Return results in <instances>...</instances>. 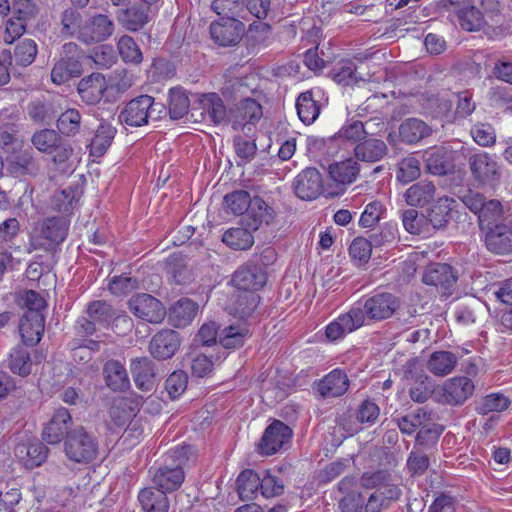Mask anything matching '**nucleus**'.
Returning <instances> with one entry per match:
<instances>
[{
	"label": "nucleus",
	"mask_w": 512,
	"mask_h": 512,
	"mask_svg": "<svg viewBox=\"0 0 512 512\" xmlns=\"http://www.w3.org/2000/svg\"><path fill=\"white\" fill-rule=\"evenodd\" d=\"M193 456V447L187 444L169 449L157 467H151V482L154 487L167 493L178 490L185 480L184 468Z\"/></svg>",
	"instance_id": "1"
},
{
	"label": "nucleus",
	"mask_w": 512,
	"mask_h": 512,
	"mask_svg": "<svg viewBox=\"0 0 512 512\" xmlns=\"http://www.w3.org/2000/svg\"><path fill=\"white\" fill-rule=\"evenodd\" d=\"M70 221L65 216L47 217L39 221L31 237V247L34 250H44L51 254L54 260L60 245L65 241Z\"/></svg>",
	"instance_id": "2"
},
{
	"label": "nucleus",
	"mask_w": 512,
	"mask_h": 512,
	"mask_svg": "<svg viewBox=\"0 0 512 512\" xmlns=\"http://www.w3.org/2000/svg\"><path fill=\"white\" fill-rule=\"evenodd\" d=\"M84 50L74 42L62 46L60 56L51 69V81L55 85H63L84 73Z\"/></svg>",
	"instance_id": "3"
},
{
	"label": "nucleus",
	"mask_w": 512,
	"mask_h": 512,
	"mask_svg": "<svg viewBox=\"0 0 512 512\" xmlns=\"http://www.w3.org/2000/svg\"><path fill=\"white\" fill-rule=\"evenodd\" d=\"M98 452L97 438L84 427L78 426L67 434L64 441V453L70 461L88 464L97 458Z\"/></svg>",
	"instance_id": "4"
},
{
	"label": "nucleus",
	"mask_w": 512,
	"mask_h": 512,
	"mask_svg": "<svg viewBox=\"0 0 512 512\" xmlns=\"http://www.w3.org/2000/svg\"><path fill=\"white\" fill-rule=\"evenodd\" d=\"M157 106L152 96L140 95L126 102L119 112L118 120L121 124L129 127H142L148 124Z\"/></svg>",
	"instance_id": "5"
},
{
	"label": "nucleus",
	"mask_w": 512,
	"mask_h": 512,
	"mask_svg": "<svg viewBox=\"0 0 512 512\" xmlns=\"http://www.w3.org/2000/svg\"><path fill=\"white\" fill-rule=\"evenodd\" d=\"M198 111L201 120H207L217 126L229 124L230 110L227 109L220 95L215 92L196 95L191 115L197 116Z\"/></svg>",
	"instance_id": "6"
},
{
	"label": "nucleus",
	"mask_w": 512,
	"mask_h": 512,
	"mask_svg": "<svg viewBox=\"0 0 512 512\" xmlns=\"http://www.w3.org/2000/svg\"><path fill=\"white\" fill-rule=\"evenodd\" d=\"M471 175L479 186L495 188L499 185L502 172L497 161L487 152L474 153L468 158Z\"/></svg>",
	"instance_id": "7"
},
{
	"label": "nucleus",
	"mask_w": 512,
	"mask_h": 512,
	"mask_svg": "<svg viewBox=\"0 0 512 512\" xmlns=\"http://www.w3.org/2000/svg\"><path fill=\"white\" fill-rule=\"evenodd\" d=\"M357 306L359 307V305ZM399 307L400 300L395 295L388 292L374 294L360 306V311L364 315V325H366V319L371 321L389 319Z\"/></svg>",
	"instance_id": "8"
},
{
	"label": "nucleus",
	"mask_w": 512,
	"mask_h": 512,
	"mask_svg": "<svg viewBox=\"0 0 512 512\" xmlns=\"http://www.w3.org/2000/svg\"><path fill=\"white\" fill-rule=\"evenodd\" d=\"M438 7L446 10L453 7L460 26L466 31H479L485 25L483 13L470 0H440Z\"/></svg>",
	"instance_id": "9"
},
{
	"label": "nucleus",
	"mask_w": 512,
	"mask_h": 512,
	"mask_svg": "<svg viewBox=\"0 0 512 512\" xmlns=\"http://www.w3.org/2000/svg\"><path fill=\"white\" fill-rule=\"evenodd\" d=\"M130 372L137 389L142 392H152L160 380L156 363L147 356L136 357L130 360Z\"/></svg>",
	"instance_id": "10"
},
{
	"label": "nucleus",
	"mask_w": 512,
	"mask_h": 512,
	"mask_svg": "<svg viewBox=\"0 0 512 512\" xmlns=\"http://www.w3.org/2000/svg\"><path fill=\"white\" fill-rule=\"evenodd\" d=\"M263 116L262 106L253 98H244L238 101L233 109H230L229 123L236 131L251 130Z\"/></svg>",
	"instance_id": "11"
},
{
	"label": "nucleus",
	"mask_w": 512,
	"mask_h": 512,
	"mask_svg": "<svg viewBox=\"0 0 512 512\" xmlns=\"http://www.w3.org/2000/svg\"><path fill=\"white\" fill-rule=\"evenodd\" d=\"M293 435L292 429L280 420H274L265 429L258 451L263 455H273L289 444Z\"/></svg>",
	"instance_id": "12"
},
{
	"label": "nucleus",
	"mask_w": 512,
	"mask_h": 512,
	"mask_svg": "<svg viewBox=\"0 0 512 512\" xmlns=\"http://www.w3.org/2000/svg\"><path fill=\"white\" fill-rule=\"evenodd\" d=\"M231 281L238 290L258 291L267 282V272L255 261L249 260L233 273Z\"/></svg>",
	"instance_id": "13"
},
{
	"label": "nucleus",
	"mask_w": 512,
	"mask_h": 512,
	"mask_svg": "<svg viewBox=\"0 0 512 512\" xmlns=\"http://www.w3.org/2000/svg\"><path fill=\"white\" fill-rule=\"evenodd\" d=\"M423 161L427 172L437 176L453 173L455 153L446 146L429 147L423 152Z\"/></svg>",
	"instance_id": "14"
},
{
	"label": "nucleus",
	"mask_w": 512,
	"mask_h": 512,
	"mask_svg": "<svg viewBox=\"0 0 512 512\" xmlns=\"http://www.w3.org/2000/svg\"><path fill=\"white\" fill-rule=\"evenodd\" d=\"M130 311L138 318L150 323H160L166 316L163 304L147 293L133 296L129 302Z\"/></svg>",
	"instance_id": "15"
},
{
	"label": "nucleus",
	"mask_w": 512,
	"mask_h": 512,
	"mask_svg": "<svg viewBox=\"0 0 512 512\" xmlns=\"http://www.w3.org/2000/svg\"><path fill=\"white\" fill-rule=\"evenodd\" d=\"M244 32L245 25L233 17H222L210 25L211 38L223 47L238 44Z\"/></svg>",
	"instance_id": "16"
},
{
	"label": "nucleus",
	"mask_w": 512,
	"mask_h": 512,
	"mask_svg": "<svg viewBox=\"0 0 512 512\" xmlns=\"http://www.w3.org/2000/svg\"><path fill=\"white\" fill-rule=\"evenodd\" d=\"M474 388V383L468 377L451 378L438 392L439 401L448 405H461L472 396Z\"/></svg>",
	"instance_id": "17"
},
{
	"label": "nucleus",
	"mask_w": 512,
	"mask_h": 512,
	"mask_svg": "<svg viewBox=\"0 0 512 512\" xmlns=\"http://www.w3.org/2000/svg\"><path fill=\"white\" fill-rule=\"evenodd\" d=\"M114 28L112 19L107 15L97 14L83 24L78 39L85 44L102 42L113 34Z\"/></svg>",
	"instance_id": "18"
},
{
	"label": "nucleus",
	"mask_w": 512,
	"mask_h": 512,
	"mask_svg": "<svg viewBox=\"0 0 512 512\" xmlns=\"http://www.w3.org/2000/svg\"><path fill=\"white\" fill-rule=\"evenodd\" d=\"M422 281L426 285L435 286L442 290V294L448 296L457 281V276L447 263H430L425 267Z\"/></svg>",
	"instance_id": "19"
},
{
	"label": "nucleus",
	"mask_w": 512,
	"mask_h": 512,
	"mask_svg": "<svg viewBox=\"0 0 512 512\" xmlns=\"http://www.w3.org/2000/svg\"><path fill=\"white\" fill-rule=\"evenodd\" d=\"M362 326H364V315L360 307L353 306L347 313L341 314L327 326L326 336L329 340L336 341Z\"/></svg>",
	"instance_id": "20"
},
{
	"label": "nucleus",
	"mask_w": 512,
	"mask_h": 512,
	"mask_svg": "<svg viewBox=\"0 0 512 512\" xmlns=\"http://www.w3.org/2000/svg\"><path fill=\"white\" fill-rule=\"evenodd\" d=\"M322 188V176L316 168L302 170L293 181L294 192L302 200L316 199L321 194Z\"/></svg>",
	"instance_id": "21"
},
{
	"label": "nucleus",
	"mask_w": 512,
	"mask_h": 512,
	"mask_svg": "<svg viewBox=\"0 0 512 512\" xmlns=\"http://www.w3.org/2000/svg\"><path fill=\"white\" fill-rule=\"evenodd\" d=\"M153 18V10L142 4H133L119 9L116 14L118 23L129 32L142 30Z\"/></svg>",
	"instance_id": "22"
},
{
	"label": "nucleus",
	"mask_w": 512,
	"mask_h": 512,
	"mask_svg": "<svg viewBox=\"0 0 512 512\" xmlns=\"http://www.w3.org/2000/svg\"><path fill=\"white\" fill-rule=\"evenodd\" d=\"M180 342L178 332L163 329L151 338L148 348L149 353L158 360L169 359L178 351Z\"/></svg>",
	"instance_id": "23"
},
{
	"label": "nucleus",
	"mask_w": 512,
	"mask_h": 512,
	"mask_svg": "<svg viewBox=\"0 0 512 512\" xmlns=\"http://www.w3.org/2000/svg\"><path fill=\"white\" fill-rule=\"evenodd\" d=\"M71 424L72 416L69 410L59 407L42 431L43 440L52 445L60 443L69 434L68 429Z\"/></svg>",
	"instance_id": "24"
},
{
	"label": "nucleus",
	"mask_w": 512,
	"mask_h": 512,
	"mask_svg": "<svg viewBox=\"0 0 512 512\" xmlns=\"http://www.w3.org/2000/svg\"><path fill=\"white\" fill-rule=\"evenodd\" d=\"M349 385L346 372L337 368L315 382V389L322 398H336L344 395Z\"/></svg>",
	"instance_id": "25"
},
{
	"label": "nucleus",
	"mask_w": 512,
	"mask_h": 512,
	"mask_svg": "<svg viewBox=\"0 0 512 512\" xmlns=\"http://www.w3.org/2000/svg\"><path fill=\"white\" fill-rule=\"evenodd\" d=\"M107 90L105 76L100 72H93L83 77L77 85V92L88 105H94L101 101Z\"/></svg>",
	"instance_id": "26"
},
{
	"label": "nucleus",
	"mask_w": 512,
	"mask_h": 512,
	"mask_svg": "<svg viewBox=\"0 0 512 512\" xmlns=\"http://www.w3.org/2000/svg\"><path fill=\"white\" fill-rule=\"evenodd\" d=\"M485 231V245L495 254H507L512 251V231L506 225L495 224Z\"/></svg>",
	"instance_id": "27"
},
{
	"label": "nucleus",
	"mask_w": 512,
	"mask_h": 512,
	"mask_svg": "<svg viewBox=\"0 0 512 512\" xmlns=\"http://www.w3.org/2000/svg\"><path fill=\"white\" fill-rule=\"evenodd\" d=\"M48 448L39 440L20 443L15 447V456L27 469L41 466L47 459Z\"/></svg>",
	"instance_id": "28"
},
{
	"label": "nucleus",
	"mask_w": 512,
	"mask_h": 512,
	"mask_svg": "<svg viewBox=\"0 0 512 512\" xmlns=\"http://www.w3.org/2000/svg\"><path fill=\"white\" fill-rule=\"evenodd\" d=\"M45 317L43 314L25 312L19 322V332L25 345L35 346L42 338Z\"/></svg>",
	"instance_id": "29"
},
{
	"label": "nucleus",
	"mask_w": 512,
	"mask_h": 512,
	"mask_svg": "<svg viewBox=\"0 0 512 512\" xmlns=\"http://www.w3.org/2000/svg\"><path fill=\"white\" fill-rule=\"evenodd\" d=\"M103 377L106 386L113 392H125L131 386L127 370L119 360L105 362Z\"/></svg>",
	"instance_id": "30"
},
{
	"label": "nucleus",
	"mask_w": 512,
	"mask_h": 512,
	"mask_svg": "<svg viewBox=\"0 0 512 512\" xmlns=\"http://www.w3.org/2000/svg\"><path fill=\"white\" fill-rule=\"evenodd\" d=\"M456 201L453 198L439 197L435 203L427 209L425 224L432 226L434 230L443 229L451 220V212Z\"/></svg>",
	"instance_id": "31"
},
{
	"label": "nucleus",
	"mask_w": 512,
	"mask_h": 512,
	"mask_svg": "<svg viewBox=\"0 0 512 512\" xmlns=\"http://www.w3.org/2000/svg\"><path fill=\"white\" fill-rule=\"evenodd\" d=\"M276 217L274 208L261 197L255 196L247 211V225L250 229L257 230L262 225L271 224Z\"/></svg>",
	"instance_id": "32"
},
{
	"label": "nucleus",
	"mask_w": 512,
	"mask_h": 512,
	"mask_svg": "<svg viewBox=\"0 0 512 512\" xmlns=\"http://www.w3.org/2000/svg\"><path fill=\"white\" fill-rule=\"evenodd\" d=\"M138 501L144 512H168L170 508L167 492L154 486L141 489L138 493Z\"/></svg>",
	"instance_id": "33"
},
{
	"label": "nucleus",
	"mask_w": 512,
	"mask_h": 512,
	"mask_svg": "<svg viewBox=\"0 0 512 512\" xmlns=\"http://www.w3.org/2000/svg\"><path fill=\"white\" fill-rule=\"evenodd\" d=\"M388 153L383 140L376 138L364 139L354 147V155L358 161L375 163L382 160Z\"/></svg>",
	"instance_id": "34"
},
{
	"label": "nucleus",
	"mask_w": 512,
	"mask_h": 512,
	"mask_svg": "<svg viewBox=\"0 0 512 512\" xmlns=\"http://www.w3.org/2000/svg\"><path fill=\"white\" fill-rule=\"evenodd\" d=\"M431 134L432 128L418 118H408L399 126V137L406 144H416L422 139L430 137Z\"/></svg>",
	"instance_id": "35"
},
{
	"label": "nucleus",
	"mask_w": 512,
	"mask_h": 512,
	"mask_svg": "<svg viewBox=\"0 0 512 512\" xmlns=\"http://www.w3.org/2000/svg\"><path fill=\"white\" fill-rule=\"evenodd\" d=\"M198 312V304L189 298H181L169 310V322L177 328L185 327Z\"/></svg>",
	"instance_id": "36"
},
{
	"label": "nucleus",
	"mask_w": 512,
	"mask_h": 512,
	"mask_svg": "<svg viewBox=\"0 0 512 512\" xmlns=\"http://www.w3.org/2000/svg\"><path fill=\"white\" fill-rule=\"evenodd\" d=\"M436 187L431 181L422 180L411 185L405 192L404 197L408 205L413 207H424L434 200Z\"/></svg>",
	"instance_id": "37"
},
{
	"label": "nucleus",
	"mask_w": 512,
	"mask_h": 512,
	"mask_svg": "<svg viewBox=\"0 0 512 512\" xmlns=\"http://www.w3.org/2000/svg\"><path fill=\"white\" fill-rule=\"evenodd\" d=\"M488 311L484 302L476 297H468L455 310V317L463 324L475 323L483 318Z\"/></svg>",
	"instance_id": "38"
},
{
	"label": "nucleus",
	"mask_w": 512,
	"mask_h": 512,
	"mask_svg": "<svg viewBox=\"0 0 512 512\" xmlns=\"http://www.w3.org/2000/svg\"><path fill=\"white\" fill-rule=\"evenodd\" d=\"M117 130L108 122H101L89 144L90 154L95 157L103 156L110 147Z\"/></svg>",
	"instance_id": "39"
},
{
	"label": "nucleus",
	"mask_w": 512,
	"mask_h": 512,
	"mask_svg": "<svg viewBox=\"0 0 512 512\" xmlns=\"http://www.w3.org/2000/svg\"><path fill=\"white\" fill-rule=\"evenodd\" d=\"M360 171L357 158H348L329 166V174L333 180L343 185L353 183Z\"/></svg>",
	"instance_id": "40"
},
{
	"label": "nucleus",
	"mask_w": 512,
	"mask_h": 512,
	"mask_svg": "<svg viewBox=\"0 0 512 512\" xmlns=\"http://www.w3.org/2000/svg\"><path fill=\"white\" fill-rule=\"evenodd\" d=\"M371 121L363 123L362 121H353L345 124L342 128L332 137V140L338 143H351L358 144L363 141L371 133L366 129Z\"/></svg>",
	"instance_id": "41"
},
{
	"label": "nucleus",
	"mask_w": 512,
	"mask_h": 512,
	"mask_svg": "<svg viewBox=\"0 0 512 512\" xmlns=\"http://www.w3.org/2000/svg\"><path fill=\"white\" fill-rule=\"evenodd\" d=\"M457 363V357L450 351L433 352L428 360V370L436 376H445L452 372Z\"/></svg>",
	"instance_id": "42"
},
{
	"label": "nucleus",
	"mask_w": 512,
	"mask_h": 512,
	"mask_svg": "<svg viewBox=\"0 0 512 512\" xmlns=\"http://www.w3.org/2000/svg\"><path fill=\"white\" fill-rule=\"evenodd\" d=\"M237 492L242 500L254 499L260 490V475L251 469L243 470L236 481Z\"/></svg>",
	"instance_id": "43"
},
{
	"label": "nucleus",
	"mask_w": 512,
	"mask_h": 512,
	"mask_svg": "<svg viewBox=\"0 0 512 512\" xmlns=\"http://www.w3.org/2000/svg\"><path fill=\"white\" fill-rule=\"evenodd\" d=\"M32 364L31 355L24 345H17L10 352L8 366L14 374L28 376L31 374Z\"/></svg>",
	"instance_id": "44"
},
{
	"label": "nucleus",
	"mask_w": 512,
	"mask_h": 512,
	"mask_svg": "<svg viewBox=\"0 0 512 512\" xmlns=\"http://www.w3.org/2000/svg\"><path fill=\"white\" fill-rule=\"evenodd\" d=\"M299 119L305 124H312L320 113V106L313 99L311 91L301 93L296 101Z\"/></svg>",
	"instance_id": "45"
},
{
	"label": "nucleus",
	"mask_w": 512,
	"mask_h": 512,
	"mask_svg": "<svg viewBox=\"0 0 512 512\" xmlns=\"http://www.w3.org/2000/svg\"><path fill=\"white\" fill-rule=\"evenodd\" d=\"M166 271L176 284H186L191 280L187 260L182 254L174 253L166 260Z\"/></svg>",
	"instance_id": "46"
},
{
	"label": "nucleus",
	"mask_w": 512,
	"mask_h": 512,
	"mask_svg": "<svg viewBox=\"0 0 512 512\" xmlns=\"http://www.w3.org/2000/svg\"><path fill=\"white\" fill-rule=\"evenodd\" d=\"M222 241L234 250H247L254 244V237L248 229L235 227L223 234Z\"/></svg>",
	"instance_id": "47"
},
{
	"label": "nucleus",
	"mask_w": 512,
	"mask_h": 512,
	"mask_svg": "<svg viewBox=\"0 0 512 512\" xmlns=\"http://www.w3.org/2000/svg\"><path fill=\"white\" fill-rule=\"evenodd\" d=\"M10 170L16 176H34L39 172V165L34 159L32 151L24 150L10 162Z\"/></svg>",
	"instance_id": "48"
},
{
	"label": "nucleus",
	"mask_w": 512,
	"mask_h": 512,
	"mask_svg": "<svg viewBox=\"0 0 512 512\" xmlns=\"http://www.w3.org/2000/svg\"><path fill=\"white\" fill-rule=\"evenodd\" d=\"M119 55L125 63L139 65L143 61V54L135 40L129 35H123L117 42Z\"/></svg>",
	"instance_id": "49"
},
{
	"label": "nucleus",
	"mask_w": 512,
	"mask_h": 512,
	"mask_svg": "<svg viewBox=\"0 0 512 512\" xmlns=\"http://www.w3.org/2000/svg\"><path fill=\"white\" fill-rule=\"evenodd\" d=\"M252 197L246 190H235L224 197V206L227 212L242 215L248 211Z\"/></svg>",
	"instance_id": "50"
},
{
	"label": "nucleus",
	"mask_w": 512,
	"mask_h": 512,
	"mask_svg": "<svg viewBox=\"0 0 512 512\" xmlns=\"http://www.w3.org/2000/svg\"><path fill=\"white\" fill-rule=\"evenodd\" d=\"M248 329L241 326L225 327L219 334V343L227 349H234L244 345L248 337Z\"/></svg>",
	"instance_id": "51"
},
{
	"label": "nucleus",
	"mask_w": 512,
	"mask_h": 512,
	"mask_svg": "<svg viewBox=\"0 0 512 512\" xmlns=\"http://www.w3.org/2000/svg\"><path fill=\"white\" fill-rule=\"evenodd\" d=\"M236 296L234 302L235 311L241 317L250 316L257 308L260 302V296L256 293L257 291L241 290Z\"/></svg>",
	"instance_id": "52"
},
{
	"label": "nucleus",
	"mask_w": 512,
	"mask_h": 512,
	"mask_svg": "<svg viewBox=\"0 0 512 512\" xmlns=\"http://www.w3.org/2000/svg\"><path fill=\"white\" fill-rule=\"evenodd\" d=\"M38 49L36 42L32 39H23L14 49L13 60L19 66L27 67L31 65L37 55Z\"/></svg>",
	"instance_id": "53"
},
{
	"label": "nucleus",
	"mask_w": 512,
	"mask_h": 512,
	"mask_svg": "<svg viewBox=\"0 0 512 512\" xmlns=\"http://www.w3.org/2000/svg\"><path fill=\"white\" fill-rule=\"evenodd\" d=\"M81 115L76 109H67L57 119V129L65 136H74L80 130Z\"/></svg>",
	"instance_id": "54"
},
{
	"label": "nucleus",
	"mask_w": 512,
	"mask_h": 512,
	"mask_svg": "<svg viewBox=\"0 0 512 512\" xmlns=\"http://www.w3.org/2000/svg\"><path fill=\"white\" fill-rule=\"evenodd\" d=\"M502 205L498 200H488L485 202L481 213L478 216L480 229H486L489 226L499 224L502 217Z\"/></svg>",
	"instance_id": "55"
},
{
	"label": "nucleus",
	"mask_w": 512,
	"mask_h": 512,
	"mask_svg": "<svg viewBox=\"0 0 512 512\" xmlns=\"http://www.w3.org/2000/svg\"><path fill=\"white\" fill-rule=\"evenodd\" d=\"M421 175L420 162L414 156L403 158L397 167V179L404 183H410Z\"/></svg>",
	"instance_id": "56"
},
{
	"label": "nucleus",
	"mask_w": 512,
	"mask_h": 512,
	"mask_svg": "<svg viewBox=\"0 0 512 512\" xmlns=\"http://www.w3.org/2000/svg\"><path fill=\"white\" fill-rule=\"evenodd\" d=\"M61 136L52 129H42L32 136V144L43 153H52V149L61 141Z\"/></svg>",
	"instance_id": "57"
},
{
	"label": "nucleus",
	"mask_w": 512,
	"mask_h": 512,
	"mask_svg": "<svg viewBox=\"0 0 512 512\" xmlns=\"http://www.w3.org/2000/svg\"><path fill=\"white\" fill-rule=\"evenodd\" d=\"M510 405V400L500 393H492L486 395L476 407V410L481 415H486L491 412H502Z\"/></svg>",
	"instance_id": "58"
},
{
	"label": "nucleus",
	"mask_w": 512,
	"mask_h": 512,
	"mask_svg": "<svg viewBox=\"0 0 512 512\" xmlns=\"http://www.w3.org/2000/svg\"><path fill=\"white\" fill-rule=\"evenodd\" d=\"M60 24L62 35L71 37L77 33L78 36L83 26L82 16L77 10L68 8L62 12Z\"/></svg>",
	"instance_id": "59"
},
{
	"label": "nucleus",
	"mask_w": 512,
	"mask_h": 512,
	"mask_svg": "<svg viewBox=\"0 0 512 512\" xmlns=\"http://www.w3.org/2000/svg\"><path fill=\"white\" fill-rule=\"evenodd\" d=\"M260 492L265 498L280 496L284 493V483L278 476L273 475L270 470L263 471L260 476Z\"/></svg>",
	"instance_id": "60"
},
{
	"label": "nucleus",
	"mask_w": 512,
	"mask_h": 512,
	"mask_svg": "<svg viewBox=\"0 0 512 512\" xmlns=\"http://www.w3.org/2000/svg\"><path fill=\"white\" fill-rule=\"evenodd\" d=\"M56 110L51 103L34 101L28 106V115L37 123L49 124L56 117Z\"/></svg>",
	"instance_id": "61"
},
{
	"label": "nucleus",
	"mask_w": 512,
	"mask_h": 512,
	"mask_svg": "<svg viewBox=\"0 0 512 512\" xmlns=\"http://www.w3.org/2000/svg\"><path fill=\"white\" fill-rule=\"evenodd\" d=\"M190 101L185 92L181 90L170 91L169 115L172 119L178 120L189 111Z\"/></svg>",
	"instance_id": "62"
},
{
	"label": "nucleus",
	"mask_w": 512,
	"mask_h": 512,
	"mask_svg": "<svg viewBox=\"0 0 512 512\" xmlns=\"http://www.w3.org/2000/svg\"><path fill=\"white\" fill-rule=\"evenodd\" d=\"M426 215H418L417 210L407 209L402 214L403 226L411 234L420 235L429 232L428 224H425Z\"/></svg>",
	"instance_id": "63"
},
{
	"label": "nucleus",
	"mask_w": 512,
	"mask_h": 512,
	"mask_svg": "<svg viewBox=\"0 0 512 512\" xmlns=\"http://www.w3.org/2000/svg\"><path fill=\"white\" fill-rule=\"evenodd\" d=\"M86 313L97 323H108L114 317L112 306L104 300L92 301L87 305Z\"/></svg>",
	"instance_id": "64"
}]
</instances>
